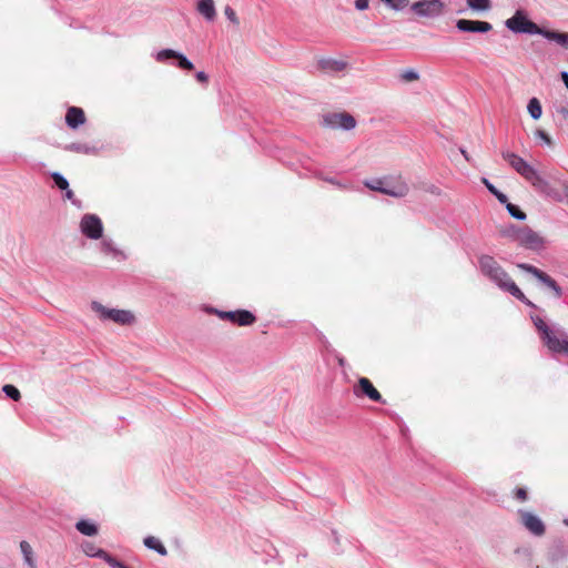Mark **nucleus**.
Segmentation results:
<instances>
[{"mask_svg":"<svg viewBox=\"0 0 568 568\" xmlns=\"http://www.w3.org/2000/svg\"><path fill=\"white\" fill-rule=\"evenodd\" d=\"M459 151L463 154V156L465 158V160L470 162V158H469L467 151L464 148H460Z\"/></svg>","mask_w":568,"mask_h":568,"instance_id":"obj_51","label":"nucleus"},{"mask_svg":"<svg viewBox=\"0 0 568 568\" xmlns=\"http://www.w3.org/2000/svg\"><path fill=\"white\" fill-rule=\"evenodd\" d=\"M410 10L419 18L436 19L443 16L445 3L443 0H418L410 6Z\"/></svg>","mask_w":568,"mask_h":568,"instance_id":"obj_6","label":"nucleus"},{"mask_svg":"<svg viewBox=\"0 0 568 568\" xmlns=\"http://www.w3.org/2000/svg\"><path fill=\"white\" fill-rule=\"evenodd\" d=\"M385 184H386V180H381V179H378V180H374V181H372V182H366V183H365V185H366L367 187H369L371 190H373V191H378V192H381V193H383V190H384V187H385Z\"/></svg>","mask_w":568,"mask_h":568,"instance_id":"obj_39","label":"nucleus"},{"mask_svg":"<svg viewBox=\"0 0 568 568\" xmlns=\"http://www.w3.org/2000/svg\"><path fill=\"white\" fill-rule=\"evenodd\" d=\"M333 535H334V537H335L336 542H338V537H337L336 531H333Z\"/></svg>","mask_w":568,"mask_h":568,"instance_id":"obj_54","label":"nucleus"},{"mask_svg":"<svg viewBox=\"0 0 568 568\" xmlns=\"http://www.w3.org/2000/svg\"><path fill=\"white\" fill-rule=\"evenodd\" d=\"M402 79L405 81H415L419 79V74L415 70L409 69L402 73Z\"/></svg>","mask_w":568,"mask_h":568,"instance_id":"obj_41","label":"nucleus"},{"mask_svg":"<svg viewBox=\"0 0 568 568\" xmlns=\"http://www.w3.org/2000/svg\"><path fill=\"white\" fill-rule=\"evenodd\" d=\"M354 394L356 396H366L373 402L385 404V399L381 393L374 387L372 382L366 377H361L357 385L354 386Z\"/></svg>","mask_w":568,"mask_h":568,"instance_id":"obj_12","label":"nucleus"},{"mask_svg":"<svg viewBox=\"0 0 568 568\" xmlns=\"http://www.w3.org/2000/svg\"><path fill=\"white\" fill-rule=\"evenodd\" d=\"M20 550L23 556V561L28 566V568H38L33 549L28 541H20Z\"/></svg>","mask_w":568,"mask_h":568,"instance_id":"obj_20","label":"nucleus"},{"mask_svg":"<svg viewBox=\"0 0 568 568\" xmlns=\"http://www.w3.org/2000/svg\"><path fill=\"white\" fill-rule=\"evenodd\" d=\"M535 136L536 138H539L541 141H544L547 145H551L552 144V140L551 138L549 136V134L541 130V129H538L536 130L535 132Z\"/></svg>","mask_w":568,"mask_h":568,"instance_id":"obj_42","label":"nucleus"},{"mask_svg":"<svg viewBox=\"0 0 568 568\" xmlns=\"http://www.w3.org/2000/svg\"><path fill=\"white\" fill-rule=\"evenodd\" d=\"M85 122V115L81 108L78 106H70L65 114V123L67 125L75 130L80 125H82Z\"/></svg>","mask_w":568,"mask_h":568,"instance_id":"obj_17","label":"nucleus"},{"mask_svg":"<svg viewBox=\"0 0 568 568\" xmlns=\"http://www.w3.org/2000/svg\"><path fill=\"white\" fill-rule=\"evenodd\" d=\"M527 111L531 119L539 120L542 114V106L540 101L537 98H531L528 101Z\"/></svg>","mask_w":568,"mask_h":568,"instance_id":"obj_25","label":"nucleus"},{"mask_svg":"<svg viewBox=\"0 0 568 568\" xmlns=\"http://www.w3.org/2000/svg\"><path fill=\"white\" fill-rule=\"evenodd\" d=\"M51 178L54 182V185L61 190L64 191L69 189V181L59 172H52Z\"/></svg>","mask_w":568,"mask_h":568,"instance_id":"obj_35","label":"nucleus"},{"mask_svg":"<svg viewBox=\"0 0 568 568\" xmlns=\"http://www.w3.org/2000/svg\"><path fill=\"white\" fill-rule=\"evenodd\" d=\"M564 524H565L566 526H568V519H565V520H564Z\"/></svg>","mask_w":568,"mask_h":568,"instance_id":"obj_55","label":"nucleus"},{"mask_svg":"<svg viewBox=\"0 0 568 568\" xmlns=\"http://www.w3.org/2000/svg\"><path fill=\"white\" fill-rule=\"evenodd\" d=\"M64 197L68 199L69 201H71V203L73 205H75L77 207H81L82 203L80 200L75 199L74 196V193L73 191L69 187L67 190H64Z\"/></svg>","mask_w":568,"mask_h":568,"instance_id":"obj_43","label":"nucleus"},{"mask_svg":"<svg viewBox=\"0 0 568 568\" xmlns=\"http://www.w3.org/2000/svg\"><path fill=\"white\" fill-rule=\"evenodd\" d=\"M91 308L104 321L110 320L120 325H131L134 322V315L130 311L108 308L97 301L91 303Z\"/></svg>","mask_w":568,"mask_h":568,"instance_id":"obj_3","label":"nucleus"},{"mask_svg":"<svg viewBox=\"0 0 568 568\" xmlns=\"http://www.w3.org/2000/svg\"><path fill=\"white\" fill-rule=\"evenodd\" d=\"M556 112L565 119H568V104L556 105Z\"/></svg>","mask_w":568,"mask_h":568,"instance_id":"obj_45","label":"nucleus"},{"mask_svg":"<svg viewBox=\"0 0 568 568\" xmlns=\"http://www.w3.org/2000/svg\"><path fill=\"white\" fill-rule=\"evenodd\" d=\"M102 559L112 568H131L105 551Z\"/></svg>","mask_w":568,"mask_h":568,"instance_id":"obj_37","label":"nucleus"},{"mask_svg":"<svg viewBox=\"0 0 568 568\" xmlns=\"http://www.w3.org/2000/svg\"><path fill=\"white\" fill-rule=\"evenodd\" d=\"M483 183L487 187V190L496 196V199L499 201V203L504 204L507 203V195L500 192L493 183L489 182L488 179H483Z\"/></svg>","mask_w":568,"mask_h":568,"instance_id":"obj_32","label":"nucleus"},{"mask_svg":"<svg viewBox=\"0 0 568 568\" xmlns=\"http://www.w3.org/2000/svg\"><path fill=\"white\" fill-rule=\"evenodd\" d=\"M224 14L233 24H235V26L240 24V20L236 16V12L234 11V9L232 7L226 6L224 8Z\"/></svg>","mask_w":568,"mask_h":568,"instance_id":"obj_40","label":"nucleus"},{"mask_svg":"<svg viewBox=\"0 0 568 568\" xmlns=\"http://www.w3.org/2000/svg\"><path fill=\"white\" fill-rule=\"evenodd\" d=\"M369 0H355V8L359 11H364L368 8Z\"/></svg>","mask_w":568,"mask_h":568,"instance_id":"obj_46","label":"nucleus"},{"mask_svg":"<svg viewBox=\"0 0 568 568\" xmlns=\"http://www.w3.org/2000/svg\"><path fill=\"white\" fill-rule=\"evenodd\" d=\"M338 364L343 367L345 365V359L343 357H338Z\"/></svg>","mask_w":568,"mask_h":568,"instance_id":"obj_53","label":"nucleus"},{"mask_svg":"<svg viewBox=\"0 0 568 568\" xmlns=\"http://www.w3.org/2000/svg\"><path fill=\"white\" fill-rule=\"evenodd\" d=\"M65 151L75 152V153H83V154H92L97 152V149L94 146H89L83 143H70L64 146Z\"/></svg>","mask_w":568,"mask_h":568,"instance_id":"obj_26","label":"nucleus"},{"mask_svg":"<svg viewBox=\"0 0 568 568\" xmlns=\"http://www.w3.org/2000/svg\"><path fill=\"white\" fill-rule=\"evenodd\" d=\"M518 174L540 192H546L549 187V183L528 162L523 165Z\"/></svg>","mask_w":568,"mask_h":568,"instance_id":"obj_11","label":"nucleus"},{"mask_svg":"<svg viewBox=\"0 0 568 568\" xmlns=\"http://www.w3.org/2000/svg\"><path fill=\"white\" fill-rule=\"evenodd\" d=\"M2 392L6 394L7 397H9L10 399H12L14 402H18L21 397L19 389L14 385H11V384H6L2 387Z\"/></svg>","mask_w":568,"mask_h":568,"instance_id":"obj_36","label":"nucleus"},{"mask_svg":"<svg viewBox=\"0 0 568 568\" xmlns=\"http://www.w3.org/2000/svg\"><path fill=\"white\" fill-rule=\"evenodd\" d=\"M517 267L526 273L531 274L534 277H536L541 284L547 286L549 290L552 291L554 296L556 298H560L564 295L562 288L559 286V284L547 273L539 270L538 267L528 264V263H518Z\"/></svg>","mask_w":568,"mask_h":568,"instance_id":"obj_7","label":"nucleus"},{"mask_svg":"<svg viewBox=\"0 0 568 568\" xmlns=\"http://www.w3.org/2000/svg\"><path fill=\"white\" fill-rule=\"evenodd\" d=\"M80 230L84 236L91 240H99L103 235V224L95 214H84L80 222Z\"/></svg>","mask_w":568,"mask_h":568,"instance_id":"obj_8","label":"nucleus"},{"mask_svg":"<svg viewBox=\"0 0 568 568\" xmlns=\"http://www.w3.org/2000/svg\"><path fill=\"white\" fill-rule=\"evenodd\" d=\"M207 312L215 314L223 321H230L239 326H251L256 322V316L247 310L220 311L217 308L210 307L207 308Z\"/></svg>","mask_w":568,"mask_h":568,"instance_id":"obj_4","label":"nucleus"},{"mask_svg":"<svg viewBox=\"0 0 568 568\" xmlns=\"http://www.w3.org/2000/svg\"><path fill=\"white\" fill-rule=\"evenodd\" d=\"M515 495L523 501L527 499V490L525 488H517Z\"/></svg>","mask_w":568,"mask_h":568,"instance_id":"obj_49","label":"nucleus"},{"mask_svg":"<svg viewBox=\"0 0 568 568\" xmlns=\"http://www.w3.org/2000/svg\"><path fill=\"white\" fill-rule=\"evenodd\" d=\"M466 3L474 11H487L491 8L490 0H466Z\"/></svg>","mask_w":568,"mask_h":568,"instance_id":"obj_31","label":"nucleus"},{"mask_svg":"<svg viewBox=\"0 0 568 568\" xmlns=\"http://www.w3.org/2000/svg\"><path fill=\"white\" fill-rule=\"evenodd\" d=\"M519 515H520V518H521V524L535 536H542L546 531V527L542 523V520L529 513V511H525V510H519Z\"/></svg>","mask_w":568,"mask_h":568,"instance_id":"obj_13","label":"nucleus"},{"mask_svg":"<svg viewBox=\"0 0 568 568\" xmlns=\"http://www.w3.org/2000/svg\"><path fill=\"white\" fill-rule=\"evenodd\" d=\"M101 251L104 254H112L114 257L120 256V255L123 257L122 252L114 246L113 241L110 239H104L101 242Z\"/></svg>","mask_w":568,"mask_h":568,"instance_id":"obj_30","label":"nucleus"},{"mask_svg":"<svg viewBox=\"0 0 568 568\" xmlns=\"http://www.w3.org/2000/svg\"><path fill=\"white\" fill-rule=\"evenodd\" d=\"M320 70L326 73H336L346 69L347 62L343 60H336L333 58H322L317 62Z\"/></svg>","mask_w":568,"mask_h":568,"instance_id":"obj_16","label":"nucleus"},{"mask_svg":"<svg viewBox=\"0 0 568 568\" xmlns=\"http://www.w3.org/2000/svg\"><path fill=\"white\" fill-rule=\"evenodd\" d=\"M478 28L479 33H487L493 30V24L487 21L478 20Z\"/></svg>","mask_w":568,"mask_h":568,"instance_id":"obj_44","label":"nucleus"},{"mask_svg":"<svg viewBox=\"0 0 568 568\" xmlns=\"http://www.w3.org/2000/svg\"><path fill=\"white\" fill-rule=\"evenodd\" d=\"M388 8L400 11L403 10L408 3L409 0H382Z\"/></svg>","mask_w":568,"mask_h":568,"instance_id":"obj_38","label":"nucleus"},{"mask_svg":"<svg viewBox=\"0 0 568 568\" xmlns=\"http://www.w3.org/2000/svg\"><path fill=\"white\" fill-rule=\"evenodd\" d=\"M143 544L144 546L148 548V549H151V550H154L155 552H158L160 556H166L168 555V550L166 548L164 547V545L160 541V539H158L156 537L154 536H146L144 539H143Z\"/></svg>","mask_w":568,"mask_h":568,"instance_id":"obj_22","label":"nucleus"},{"mask_svg":"<svg viewBox=\"0 0 568 568\" xmlns=\"http://www.w3.org/2000/svg\"><path fill=\"white\" fill-rule=\"evenodd\" d=\"M478 266L481 274L504 292L508 293L510 291L509 286L516 284L501 265L490 255H480Z\"/></svg>","mask_w":568,"mask_h":568,"instance_id":"obj_1","label":"nucleus"},{"mask_svg":"<svg viewBox=\"0 0 568 568\" xmlns=\"http://www.w3.org/2000/svg\"><path fill=\"white\" fill-rule=\"evenodd\" d=\"M518 244L526 248L538 251L544 246V239L530 227L524 226Z\"/></svg>","mask_w":568,"mask_h":568,"instance_id":"obj_14","label":"nucleus"},{"mask_svg":"<svg viewBox=\"0 0 568 568\" xmlns=\"http://www.w3.org/2000/svg\"><path fill=\"white\" fill-rule=\"evenodd\" d=\"M456 28L460 32L479 33L478 20L458 19L456 21Z\"/></svg>","mask_w":568,"mask_h":568,"instance_id":"obj_24","label":"nucleus"},{"mask_svg":"<svg viewBox=\"0 0 568 568\" xmlns=\"http://www.w3.org/2000/svg\"><path fill=\"white\" fill-rule=\"evenodd\" d=\"M508 213L510 214L511 217L518 220V221H524L526 220V213H524L519 206H517L516 204H513L510 203L508 200H507V203H504Z\"/></svg>","mask_w":568,"mask_h":568,"instance_id":"obj_34","label":"nucleus"},{"mask_svg":"<svg viewBox=\"0 0 568 568\" xmlns=\"http://www.w3.org/2000/svg\"><path fill=\"white\" fill-rule=\"evenodd\" d=\"M155 59L158 62H161V63H165L170 59H174L175 60L174 65L176 68H179L181 70H186V71H191L194 69L193 62L191 60H189L186 55H184L183 53L175 51L173 49L160 50L156 53Z\"/></svg>","mask_w":568,"mask_h":568,"instance_id":"obj_9","label":"nucleus"},{"mask_svg":"<svg viewBox=\"0 0 568 568\" xmlns=\"http://www.w3.org/2000/svg\"><path fill=\"white\" fill-rule=\"evenodd\" d=\"M195 78L201 83H207L209 81V75L204 71H197Z\"/></svg>","mask_w":568,"mask_h":568,"instance_id":"obj_48","label":"nucleus"},{"mask_svg":"<svg viewBox=\"0 0 568 568\" xmlns=\"http://www.w3.org/2000/svg\"><path fill=\"white\" fill-rule=\"evenodd\" d=\"M534 325L536 326V328L538 329V332L541 334V336H546L547 334H550L551 329L550 327L546 324V322L538 315H531L530 316Z\"/></svg>","mask_w":568,"mask_h":568,"instance_id":"obj_33","label":"nucleus"},{"mask_svg":"<svg viewBox=\"0 0 568 568\" xmlns=\"http://www.w3.org/2000/svg\"><path fill=\"white\" fill-rule=\"evenodd\" d=\"M509 287H510V291L508 293L511 296H514L515 298H517L518 301H520L521 303H524L525 305H527L531 308L537 307L530 300H528L526 297V295L521 292V290L516 284H513Z\"/></svg>","mask_w":568,"mask_h":568,"instance_id":"obj_29","label":"nucleus"},{"mask_svg":"<svg viewBox=\"0 0 568 568\" xmlns=\"http://www.w3.org/2000/svg\"><path fill=\"white\" fill-rule=\"evenodd\" d=\"M546 557L551 565H558L568 558V547L565 541L557 538L547 548Z\"/></svg>","mask_w":568,"mask_h":568,"instance_id":"obj_10","label":"nucleus"},{"mask_svg":"<svg viewBox=\"0 0 568 568\" xmlns=\"http://www.w3.org/2000/svg\"><path fill=\"white\" fill-rule=\"evenodd\" d=\"M541 37H544L545 39H547L549 41L556 42L557 44H559L560 47H562L565 49H568V32H559L556 30H550V29L544 28V30L541 32Z\"/></svg>","mask_w":568,"mask_h":568,"instance_id":"obj_19","label":"nucleus"},{"mask_svg":"<svg viewBox=\"0 0 568 568\" xmlns=\"http://www.w3.org/2000/svg\"><path fill=\"white\" fill-rule=\"evenodd\" d=\"M505 27L516 34H538L541 36L544 28L539 27L528 18L526 11L518 9L505 21Z\"/></svg>","mask_w":568,"mask_h":568,"instance_id":"obj_2","label":"nucleus"},{"mask_svg":"<svg viewBox=\"0 0 568 568\" xmlns=\"http://www.w3.org/2000/svg\"><path fill=\"white\" fill-rule=\"evenodd\" d=\"M355 118L347 112H332L322 116L321 125L328 129L351 131L356 126Z\"/></svg>","mask_w":568,"mask_h":568,"instance_id":"obj_5","label":"nucleus"},{"mask_svg":"<svg viewBox=\"0 0 568 568\" xmlns=\"http://www.w3.org/2000/svg\"><path fill=\"white\" fill-rule=\"evenodd\" d=\"M501 156L505 161H507L509 163V165L518 173L520 171V169L523 168V165H525V163L527 161H525L521 156L515 154L514 152H510V151H501Z\"/></svg>","mask_w":568,"mask_h":568,"instance_id":"obj_21","label":"nucleus"},{"mask_svg":"<svg viewBox=\"0 0 568 568\" xmlns=\"http://www.w3.org/2000/svg\"><path fill=\"white\" fill-rule=\"evenodd\" d=\"M561 186H562L565 196L568 199V182H566V181L562 182Z\"/></svg>","mask_w":568,"mask_h":568,"instance_id":"obj_52","label":"nucleus"},{"mask_svg":"<svg viewBox=\"0 0 568 568\" xmlns=\"http://www.w3.org/2000/svg\"><path fill=\"white\" fill-rule=\"evenodd\" d=\"M524 227L510 224L501 230V235L518 243Z\"/></svg>","mask_w":568,"mask_h":568,"instance_id":"obj_28","label":"nucleus"},{"mask_svg":"<svg viewBox=\"0 0 568 568\" xmlns=\"http://www.w3.org/2000/svg\"><path fill=\"white\" fill-rule=\"evenodd\" d=\"M548 196L552 197L554 200L556 201H561V195L555 191L550 185L549 187L547 189V191L545 192Z\"/></svg>","mask_w":568,"mask_h":568,"instance_id":"obj_47","label":"nucleus"},{"mask_svg":"<svg viewBox=\"0 0 568 568\" xmlns=\"http://www.w3.org/2000/svg\"><path fill=\"white\" fill-rule=\"evenodd\" d=\"M82 549H83V551H84V554L87 556L92 557V558H100V559H102L103 555H105V550L97 547L91 541H84L82 544Z\"/></svg>","mask_w":568,"mask_h":568,"instance_id":"obj_27","label":"nucleus"},{"mask_svg":"<svg viewBox=\"0 0 568 568\" xmlns=\"http://www.w3.org/2000/svg\"><path fill=\"white\" fill-rule=\"evenodd\" d=\"M560 79H561V81L564 82L565 87L568 90V72L567 71H561L560 72Z\"/></svg>","mask_w":568,"mask_h":568,"instance_id":"obj_50","label":"nucleus"},{"mask_svg":"<svg viewBox=\"0 0 568 568\" xmlns=\"http://www.w3.org/2000/svg\"><path fill=\"white\" fill-rule=\"evenodd\" d=\"M196 10L207 22H213L216 18L214 0H199Z\"/></svg>","mask_w":568,"mask_h":568,"instance_id":"obj_18","label":"nucleus"},{"mask_svg":"<svg viewBox=\"0 0 568 568\" xmlns=\"http://www.w3.org/2000/svg\"><path fill=\"white\" fill-rule=\"evenodd\" d=\"M75 528L84 536L91 537L98 534V526L88 519L79 520L75 524Z\"/></svg>","mask_w":568,"mask_h":568,"instance_id":"obj_23","label":"nucleus"},{"mask_svg":"<svg viewBox=\"0 0 568 568\" xmlns=\"http://www.w3.org/2000/svg\"><path fill=\"white\" fill-rule=\"evenodd\" d=\"M409 187L407 183L404 181H393L386 180L385 187L383 190V194L393 196V197H404L408 194Z\"/></svg>","mask_w":568,"mask_h":568,"instance_id":"obj_15","label":"nucleus"}]
</instances>
